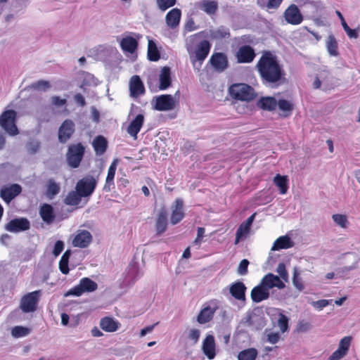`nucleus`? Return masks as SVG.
<instances>
[{"mask_svg":"<svg viewBox=\"0 0 360 360\" xmlns=\"http://www.w3.org/2000/svg\"><path fill=\"white\" fill-rule=\"evenodd\" d=\"M257 68L264 84H278L285 75L277 57L270 51L262 55Z\"/></svg>","mask_w":360,"mask_h":360,"instance_id":"1","label":"nucleus"},{"mask_svg":"<svg viewBox=\"0 0 360 360\" xmlns=\"http://www.w3.org/2000/svg\"><path fill=\"white\" fill-rule=\"evenodd\" d=\"M211 45L207 40L200 41L197 46L195 51L191 52L189 49L191 61L195 69L199 70L205 59L210 53Z\"/></svg>","mask_w":360,"mask_h":360,"instance_id":"2","label":"nucleus"},{"mask_svg":"<svg viewBox=\"0 0 360 360\" xmlns=\"http://www.w3.org/2000/svg\"><path fill=\"white\" fill-rule=\"evenodd\" d=\"M231 96L235 99L250 101L255 98L254 89L245 84H234L229 88Z\"/></svg>","mask_w":360,"mask_h":360,"instance_id":"3","label":"nucleus"},{"mask_svg":"<svg viewBox=\"0 0 360 360\" xmlns=\"http://www.w3.org/2000/svg\"><path fill=\"white\" fill-rule=\"evenodd\" d=\"M16 112L13 110L4 111L0 116V126L10 136L18 134V129L15 124Z\"/></svg>","mask_w":360,"mask_h":360,"instance_id":"4","label":"nucleus"},{"mask_svg":"<svg viewBox=\"0 0 360 360\" xmlns=\"http://www.w3.org/2000/svg\"><path fill=\"white\" fill-rule=\"evenodd\" d=\"M98 183V177L88 175L78 181L75 189L84 198L91 195Z\"/></svg>","mask_w":360,"mask_h":360,"instance_id":"5","label":"nucleus"},{"mask_svg":"<svg viewBox=\"0 0 360 360\" xmlns=\"http://www.w3.org/2000/svg\"><path fill=\"white\" fill-rule=\"evenodd\" d=\"M97 288L98 285L95 281H92L89 278L85 277L82 278L79 281V284L71 288L65 295H74L79 297L85 292H94L97 289Z\"/></svg>","mask_w":360,"mask_h":360,"instance_id":"6","label":"nucleus"},{"mask_svg":"<svg viewBox=\"0 0 360 360\" xmlns=\"http://www.w3.org/2000/svg\"><path fill=\"white\" fill-rule=\"evenodd\" d=\"M219 308V302L212 300L206 302L197 316V321L200 324H205L212 320L214 313Z\"/></svg>","mask_w":360,"mask_h":360,"instance_id":"7","label":"nucleus"},{"mask_svg":"<svg viewBox=\"0 0 360 360\" xmlns=\"http://www.w3.org/2000/svg\"><path fill=\"white\" fill-rule=\"evenodd\" d=\"M41 295V290H35L24 295L20 300V309L25 313L33 312L37 309V306Z\"/></svg>","mask_w":360,"mask_h":360,"instance_id":"8","label":"nucleus"},{"mask_svg":"<svg viewBox=\"0 0 360 360\" xmlns=\"http://www.w3.org/2000/svg\"><path fill=\"white\" fill-rule=\"evenodd\" d=\"M139 37L135 33L124 34L119 41L121 49L125 54H134L138 47Z\"/></svg>","mask_w":360,"mask_h":360,"instance_id":"9","label":"nucleus"},{"mask_svg":"<svg viewBox=\"0 0 360 360\" xmlns=\"http://www.w3.org/2000/svg\"><path fill=\"white\" fill-rule=\"evenodd\" d=\"M153 108L158 111H169L175 108L177 101L170 94L156 96L153 101Z\"/></svg>","mask_w":360,"mask_h":360,"instance_id":"10","label":"nucleus"},{"mask_svg":"<svg viewBox=\"0 0 360 360\" xmlns=\"http://www.w3.org/2000/svg\"><path fill=\"white\" fill-rule=\"evenodd\" d=\"M84 153V147L81 143L70 146L67 154L68 164L72 168L79 167Z\"/></svg>","mask_w":360,"mask_h":360,"instance_id":"11","label":"nucleus"},{"mask_svg":"<svg viewBox=\"0 0 360 360\" xmlns=\"http://www.w3.org/2000/svg\"><path fill=\"white\" fill-rule=\"evenodd\" d=\"M92 240V235L89 231L79 229L72 236V245L75 248H85L91 243Z\"/></svg>","mask_w":360,"mask_h":360,"instance_id":"12","label":"nucleus"},{"mask_svg":"<svg viewBox=\"0 0 360 360\" xmlns=\"http://www.w3.org/2000/svg\"><path fill=\"white\" fill-rule=\"evenodd\" d=\"M264 312L260 309H255L245 318V323L255 329L260 330L266 326Z\"/></svg>","mask_w":360,"mask_h":360,"instance_id":"13","label":"nucleus"},{"mask_svg":"<svg viewBox=\"0 0 360 360\" xmlns=\"http://www.w3.org/2000/svg\"><path fill=\"white\" fill-rule=\"evenodd\" d=\"M352 337L345 336L342 338L338 344V349L329 356V360H340L345 357L350 348Z\"/></svg>","mask_w":360,"mask_h":360,"instance_id":"14","label":"nucleus"},{"mask_svg":"<svg viewBox=\"0 0 360 360\" xmlns=\"http://www.w3.org/2000/svg\"><path fill=\"white\" fill-rule=\"evenodd\" d=\"M284 18L288 23L297 25L303 21V16L298 8L295 4H291L284 12Z\"/></svg>","mask_w":360,"mask_h":360,"instance_id":"15","label":"nucleus"},{"mask_svg":"<svg viewBox=\"0 0 360 360\" xmlns=\"http://www.w3.org/2000/svg\"><path fill=\"white\" fill-rule=\"evenodd\" d=\"M30 227V223L26 218H18L11 220L5 225V229L11 233H18L27 231Z\"/></svg>","mask_w":360,"mask_h":360,"instance_id":"16","label":"nucleus"},{"mask_svg":"<svg viewBox=\"0 0 360 360\" xmlns=\"http://www.w3.org/2000/svg\"><path fill=\"white\" fill-rule=\"evenodd\" d=\"M129 91L131 97L137 98L145 93L144 85L138 75H134L129 80Z\"/></svg>","mask_w":360,"mask_h":360,"instance_id":"17","label":"nucleus"},{"mask_svg":"<svg viewBox=\"0 0 360 360\" xmlns=\"http://www.w3.org/2000/svg\"><path fill=\"white\" fill-rule=\"evenodd\" d=\"M202 351L208 359L212 360L216 356V343L212 335H207L202 341Z\"/></svg>","mask_w":360,"mask_h":360,"instance_id":"18","label":"nucleus"},{"mask_svg":"<svg viewBox=\"0 0 360 360\" xmlns=\"http://www.w3.org/2000/svg\"><path fill=\"white\" fill-rule=\"evenodd\" d=\"M75 131V124L70 120H65L58 130V139L61 143H65Z\"/></svg>","mask_w":360,"mask_h":360,"instance_id":"19","label":"nucleus"},{"mask_svg":"<svg viewBox=\"0 0 360 360\" xmlns=\"http://www.w3.org/2000/svg\"><path fill=\"white\" fill-rule=\"evenodd\" d=\"M260 283H262V285H264L269 291L270 289L275 287L278 289H283L285 288V284L281 278L271 273L264 276L261 280Z\"/></svg>","mask_w":360,"mask_h":360,"instance_id":"20","label":"nucleus"},{"mask_svg":"<svg viewBox=\"0 0 360 360\" xmlns=\"http://www.w3.org/2000/svg\"><path fill=\"white\" fill-rule=\"evenodd\" d=\"M269 291L259 283L254 287L250 293V297L253 302L259 303L269 297Z\"/></svg>","mask_w":360,"mask_h":360,"instance_id":"21","label":"nucleus"},{"mask_svg":"<svg viewBox=\"0 0 360 360\" xmlns=\"http://www.w3.org/2000/svg\"><path fill=\"white\" fill-rule=\"evenodd\" d=\"M144 123V115L143 114L137 115L129 124L127 131L134 139H137V134L140 131Z\"/></svg>","mask_w":360,"mask_h":360,"instance_id":"22","label":"nucleus"},{"mask_svg":"<svg viewBox=\"0 0 360 360\" xmlns=\"http://www.w3.org/2000/svg\"><path fill=\"white\" fill-rule=\"evenodd\" d=\"M247 290L245 284L241 281L233 283L229 286V292L237 300H245V291Z\"/></svg>","mask_w":360,"mask_h":360,"instance_id":"23","label":"nucleus"},{"mask_svg":"<svg viewBox=\"0 0 360 360\" xmlns=\"http://www.w3.org/2000/svg\"><path fill=\"white\" fill-rule=\"evenodd\" d=\"M22 191V188L19 184H14L8 187L1 190V196L7 203H9L13 198L19 195Z\"/></svg>","mask_w":360,"mask_h":360,"instance_id":"24","label":"nucleus"},{"mask_svg":"<svg viewBox=\"0 0 360 360\" xmlns=\"http://www.w3.org/2000/svg\"><path fill=\"white\" fill-rule=\"evenodd\" d=\"M99 326L105 332L114 333L120 328L121 323L112 317L105 316L100 320Z\"/></svg>","mask_w":360,"mask_h":360,"instance_id":"25","label":"nucleus"},{"mask_svg":"<svg viewBox=\"0 0 360 360\" xmlns=\"http://www.w3.org/2000/svg\"><path fill=\"white\" fill-rule=\"evenodd\" d=\"M184 217V202L181 199L178 198L175 200L174 205L172 207L171 223L174 225L176 224L181 221Z\"/></svg>","mask_w":360,"mask_h":360,"instance_id":"26","label":"nucleus"},{"mask_svg":"<svg viewBox=\"0 0 360 360\" xmlns=\"http://www.w3.org/2000/svg\"><path fill=\"white\" fill-rule=\"evenodd\" d=\"M236 56L239 63H250L255 58V53L250 46H243L238 49Z\"/></svg>","mask_w":360,"mask_h":360,"instance_id":"27","label":"nucleus"},{"mask_svg":"<svg viewBox=\"0 0 360 360\" xmlns=\"http://www.w3.org/2000/svg\"><path fill=\"white\" fill-rule=\"evenodd\" d=\"M210 61L213 68L219 72H222L228 66L227 58L222 53H217L213 54Z\"/></svg>","mask_w":360,"mask_h":360,"instance_id":"28","label":"nucleus"},{"mask_svg":"<svg viewBox=\"0 0 360 360\" xmlns=\"http://www.w3.org/2000/svg\"><path fill=\"white\" fill-rule=\"evenodd\" d=\"M118 163L119 160L117 158L114 159L108 168L105 183L103 186V191L105 192L110 191L112 186H114V179Z\"/></svg>","mask_w":360,"mask_h":360,"instance_id":"29","label":"nucleus"},{"mask_svg":"<svg viewBox=\"0 0 360 360\" xmlns=\"http://www.w3.org/2000/svg\"><path fill=\"white\" fill-rule=\"evenodd\" d=\"M181 17L180 9L175 8L169 11L165 17L167 25L171 29H175L179 25Z\"/></svg>","mask_w":360,"mask_h":360,"instance_id":"30","label":"nucleus"},{"mask_svg":"<svg viewBox=\"0 0 360 360\" xmlns=\"http://www.w3.org/2000/svg\"><path fill=\"white\" fill-rule=\"evenodd\" d=\"M159 89L165 90L169 88L172 83L171 70L169 67H163L159 75Z\"/></svg>","mask_w":360,"mask_h":360,"instance_id":"31","label":"nucleus"},{"mask_svg":"<svg viewBox=\"0 0 360 360\" xmlns=\"http://www.w3.org/2000/svg\"><path fill=\"white\" fill-rule=\"evenodd\" d=\"M167 226V214L165 208H162L158 215L155 223V230L158 235L164 233Z\"/></svg>","mask_w":360,"mask_h":360,"instance_id":"32","label":"nucleus"},{"mask_svg":"<svg viewBox=\"0 0 360 360\" xmlns=\"http://www.w3.org/2000/svg\"><path fill=\"white\" fill-rule=\"evenodd\" d=\"M195 7L208 15L214 14L218 8V4L212 0H202L195 4Z\"/></svg>","mask_w":360,"mask_h":360,"instance_id":"33","label":"nucleus"},{"mask_svg":"<svg viewBox=\"0 0 360 360\" xmlns=\"http://www.w3.org/2000/svg\"><path fill=\"white\" fill-rule=\"evenodd\" d=\"M294 246V242L291 238L285 235L278 238L271 248L272 251L280 250L282 249H288Z\"/></svg>","mask_w":360,"mask_h":360,"instance_id":"34","label":"nucleus"},{"mask_svg":"<svg viewBox=\"0 0 360 360\" xmlns=\"http://www.w3.org/2000/svg\"><path fill=\"white\" fill-rule=\"evenodd\" d=\"M96 155L101 156L105 153L108 147V141L103 136H96L92 143Z\"/></svg>","mask_w":360,"mask_h":360,"instance_id":"35","label":"nucleus"},{"mask_svg":"<svg viewBox=\"0 0 360 360\" xmlns=\"http://www.w3.org/2000/svg\"><path fill=\"white\" fill-rule=\"evenodd\" d=\"M346 257H353V263L349 266H345L336 269V276L339 278H344L347 276L348 274L357 268L358 259L356 257L350 253H347L345 255Z\"/></svg>","mask_w":360,"mask_h":360,"instance_id":"36","label":"nucleus"},{"mask_svg":"<svg viewBox=\"0 0 360 360\" xmlns=\"http://www.w3.org/2000/svg\"><path fill=\"white\" fill-rule=\"evenodd\" d=\"M39 214L43 221L48 224H51L55 219L53 209L52 206L49 204H44L41 206Z\"/></svg>","mask_w":360,"mask_h":360,"instance_id":"37","label":"nucleus"},{"mask_svg":"<svg viewBox=\"0 0 360 360\" xmlns=\"http://www.w3.org/2000/svg\"><path fill=\"white\" fill-rule=\"evenodd\" d=\"M250 229L251 226L243 222L236 231L235 244H238L240 240L246 238Z\"/></svg>","mask_w":360,"mask_h":360,"instance_id":"38","label":"nucleus"},{"mask_svg":"<svg viewBox=\"0 0 360 360\" xmlns=\"http://www.w3.org/2000/svg\"><path fill=\"white\" fill-rule=\"evenodd\" d=\"M160 53L156 44L152 39L148 40V58L150 61H158L160 59Z\"/></svg>","mask_w":360,"mask_h":360,"instance_id":"39","label":"nucleus"},{"mask_svg":"<svg viewBox=\"0 0 360 360\" xmlns=\"http://www.w3.org/2000/svg\"><path fill=\"white\" fill-rule=\"evenodd\" d=\"M258 105L264 110H275L277 106V101L273 97L262 98L259 100Z\"/></svg>","mask_w":360,"mask_h":360,"instance_id":"40","label":"nucleus"},{"mask_svg":"<svg viewBox=\"0 0 360 360\" xmlns=\"http://www.w3.org/2000/svg\"><path fill=\"white\" fill-rule=\"evenodd\" d=\"M274 183L280 189L281 194H285L287 193L288 189L287 176L277 174L274 178Z\"/></svg>","mask_w":360,"mask_h":360,"instance_id":"41","label":"nucleus"},{"mask_svg":"<svg viewBox=\"0 0 360 360\" xmlns=\"http://www.w3.org/2000/svg\"><path fill=\"white\" fill-rule=\"evenodd\" d=\"M293 286L299 291H302L304 289V285L302 277L300 276V271L297 267L293 268V274L292 278Z\"/></svg>","mask_w":360,"mask_h":360,"instance_id":"42","label":"nucleus"},{"mask_svg":"<svg viewBox=\"0 0 360 360\" xmlns=\"http://www.w3.org/2000/svg\"><path fill=\"white\" fill-rule=\"evenodd\" d=\"M326 48L330 56H337L338 55V42L335 37L332 34L328 37L326 40Z\"/></svg>","mask_w":360,"mask_h":360,"instance_id":"43","label":"nucleus"},{"mask_svg":"<svg viewBox=\"0 0 360 360\" xmlns=\"http://www.w3.org/2000/svg\"><path fill=\"white\" fill-rule=\"evenodd\" d=\"M257 356V351L255 348H249L241 351L238 355V360H255Z\"/></svg>","mask_w":360,"mask_h":360,"instance_id":"44","label":"nucleus"},{"mask_svg":"<svg viewBox=\"0 0 360 360\" xmlns=\"http://www.w3.org/2000/svg\"><path fill=\"white\" fill-rule=\"evenodd\" d=\"M82 198H84V196L80 195V193L76 191L70 192L65 199V202L69 205H77L80 201Z\"/></svg>","mask_w":360,"mask_h":360,"instance_id":"45","label":"nucleus"},{"mask_svg":"<svg viewBox=\"0 0 360 360\" xmlns=\"http://www.w3.org/2000/svg\"><path fill=\"white\" fill-rule=\"evenodd\" d=\"M60 192V186L53 179H49L47 184L46 196L53 198Z\"/></svg>","mask_w":360,"mask_h":360,"instance_id":"46","label":"nucleus"},{"mask_svg":"<svg viewBox=\"0 0 360 360\" xmlns=\"http://www.w3.org/2000/svg\"><path fill=\"white\" fill-rule=\"evenodd\" d=\"M30 332V328L21 326H15L11 329V335L15 338L27 336Z\"/></svg>","mask_w":360,"mask_h":360,"instance_id":"47","label":"nucleus"},{"mask_svg":"<svg viewBox=\"0 0 360 360\" xmlns=\"http://www.w3.org/2000/svg\"><path fill=\"white\" fill-rule=\"evenodd\" d=\"M277 105L281 111L285 112V116H288L293 110V105L288 101L281 99L277 102Z\"/></svg>","mask_w":360,"mask_h":360,"instance_id":"48","label":"nucleus"},{"mask_svg":"<svg viewBox=\"0 0 360 360\" xmlns=\"http://www.w3.org/2000/svg\"><path fill=\"white\" fill-rule=\"evenodd\" d=\"M229 35V30L225 27H220L211 32V37L217 39L228 37Z\"/></svg>","mask_w":360,"mask_h":360,"instance_id":"49","label":"nucleus"},{"mask_svg":"<svg viewBox=\"0 0 360 360\" xmlns=\"http://www.w3.org/2000/svg\"><path fill=\"white\" fill-rule=\"evenodd\" d=\"M334 222L342 229H346L349 224L347 217L345 214H335L332 216Z\"/></svg>","mask_w":360,"mask_h":360,"instance_id":"50","label":"nucleus"},{"mask_svg":"<svg viewBox=\"0 0 360 360\" xmlns=\"http://www.w3.org/2000/svg\"><path fill=\"white\" fill-rule=\"evenodd\" d=\"M176 0H156L158 8L162 11H165L170 7L176 4Z\"/></svg>","mask_w":360,"mask_h":360,"instance_id":"51","label":"nucleus"},{"mask_svg":"<svg viewBox=\"0 0 360 360\" xmlns=\"http://www.w3.org/2000/svg\"><path fill=\"white\" fill-rule=\"evenodd\" d=\"M288 318L283 314H280L279 318L278 320V326L282 333H285L288 329Z\"/></svg>","mask_w":360,"mask_h":360,"instance_id":"52","label":"nucleus"},{"mask_svg":"<svg viewBox=\"0 0 360 360\" xmlns=\"http://www.w3.org/2000/svg\"><path fill=\"white\" fill-rule=\"evenodd\" d=\"M51 87L50 83L45 80H39L32 84V88L39 91H46Z\"/></svg>","mask_w":360,"mask_h":360,"instance_id":"53","label":"nucleus"},{"mask_svg":"<svg viewBox=\"0 0 360 360\" xmlns=\"http://www.w3.org/2000/svg\"><path fill=\"white\" fill-rule=\"evenodd\" d=\"M249 265V261L246 259H243L238 267V274L239 275H246L248 273V267Z\"/></svg>","mask_w":360,"mask_h":360,"instance_id":"54","label":"nucleus"},{"mask_svg":"<svg viewBox=\"0 0 360 360\" xmlns=\"http://www.w3.org/2000/svg\"><path fill=\"white\" fill-rule=\"evenodd\" d=\"M276 271L283 280L287 281L288 278V274L285 269V265L283 263L278 264Z\"/></svg>","mask_w":360,"mask_h":360,"instance_id":"55","label":"nucleus"},{"mask_svg":"<svg viewBox=\"0 0 360 360\" xmlns=\"http://www.w3.org/2000/svg\"><path fill=\"white\" fill-rule=\"evenodd\" d=\"M51 103L53 105L56 107H62L66 104V99L65 98H61L58 96H53L51 98Z\"/></svg>","mask_w":360,"mask_h":360,"instance_id":"56","label":"nucleus"},{"mask_svg":"<svg viewBox=\"0 0 360 360\" xmlns=\"http://www.w3.org/2000/svg\"><path fill=\"white\" fill-rule=\"evenodd\" d=\"M64 249V243L62 240H58L55 243L53 254L55 257H58Z\"/></svg>","mask_w":360,"mask_h":360,"instance_id":"57","label":"nucleus"},{"mask_svg":"<svg viewBox=\"0 0 360 360\" xmlns=\"http://www.w3.org/2000/svg\"><path fill=\"white\" fill-rule=\"evenodd\" d=\"M68 260H65V259H61L59 262V269L60 271L63 274H68L69 273V268H68Z\"/></svg>","mask_w":360,"mask_h":360,"instance_id":"58","label":"nucleus"},{"mask_svg":"<svg viewBox=\"0 0 360 360\" xmlns=\"http://www.w3.org/2000/svg\"><path fill=\"white\" fill-rule=\"evenodd\" d=\"M27 148L30 152L34 153L39 148V142L36 140H32L27 143Z\"/></svg>","mask_w":360,"mask_h":360,"instance_id":"59","label":"nucleus"},{"mask_svg":"<svg viewBox=\"0 0 360 360\" xmlns=\"http://www.w3.org/2000/svg\"><path fill=\"white\" fill-rule=\"evenodd\" d=\"M200 332L198 329H191L188 333V338L196 343L200 338Z\"/></svg>","mask_w":360,"mask_h":360,"instance_id":"60","label":"nucleus"},{"mask_svg":"<svg viewBox=\"0 0 360 360\" xmlns=\"http://www.w3.org/2000/svg\"><path fill=\"white\" fill-rule=\"evenodd\" d=\"M332 300H320L316 302H314L313 303V306L316 308H317L319 310L323 309L324 307H327L330 302Z\"/></svg>","mask_w":360,"mask_h":360,"instance_id":"61","label":"nucleus"},{"mask_svg":"<svg viewBox=\"0 0 360 360\" xmlns=\"http://www.w3.org/2000/svg\"><path fill=\"white\" fill-rule=\"evenodd\" d=\"M283 0H269L265 8L267 9H276L278 8Z\"/></svg>","mask_w":360,"mask_h":360,"instance_id":"62","label":"nucleus"},{"mask_svg":"<svg viewBox=\"0 0 360 360\" xmlns=\"http://www.w3.org/2000/svg\"><path fill=\"white\" fill-rule=\"evenodd\" d=\"M280 338V335L278 333H271L268 334L267 340L271 344H276Z\"/></svg>","mask_w":360,"mask_h":360,"instance_id":"63","label":"nucleus"},{"mask_svg":"<svg viewBox=\"0 0 360 360\" xmlns=\"http://www.w3.org/2000/svg\"><path fill=\"white\" fill-rule=\"evenodd\" d=\"M184 28L187 32H192L195 30L196 27L195 26L194 20L192 18L188 19L185 24Z\"/></svg>","mask_w":360,"mask_h":360,"instance_id":"64","label":"nucleus"}]
</instances>
